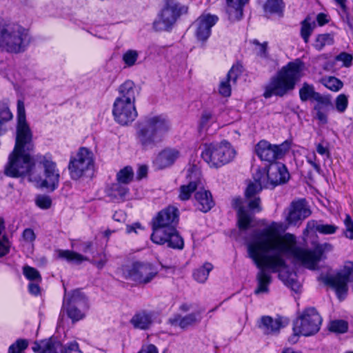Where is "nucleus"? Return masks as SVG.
Returning <instances> with one entry per match:
<instances>
[{"mask_svg": "<svg viewBox=\"0 0 353 353\" xmlns=\"http://www.w3.org/2000/svg\"><path fill=\"white\" fill-rule=\"evenodd\" d=\"M138 229H143L142 226L139 223H134L132 225H128L126 227V232L127 233H131L132 232L137 233Z\"/></svg>", "mask_w": 353, "mask_h": 353, "instance_id": "63", "label": "nucleus"}, {"mask_svg": "<svg viewBox=\"0 0 353 353\" xmlns=\"http://www.w3.org/2000/svg\"><path fill=\"white\" fill-rule=\"evenodd\" d=\"M263 188L254 182H250L245 191V202L251 213L262 210L261 199L257 194Z\"/></svg>", "mask_w": 353, "mask_h": 353, "instance_id": "20", "label": "nucleus"}, {"mask_svg": "<svg viewBox=\"0 0 353 353\" xmlns=\"http://www.w3.org/2000/svg\"><path fill=\"white\" fill-rule=\"evenodd\" d=\"M34 148L32 133L26 119L24 103L19 100L15 144L5 165L4 174L13 178L30 175L34 167V162L31 157Z\"/></svg>", "mask_w": 353, "mask_h": 353, "instance_id": "2", "label": "nucleus"}, {"mask_svg": "<svg viewBox=\"0 0 353 353\" xmlns=\"http://www.w3.org/2000/svg\"><path fill=\"white\" fill-rule=\"evenodd\" d=\"M241 73V66L233 65L228 71L226 77L223 79L219 86V93L224 97H228L231 94V86L235 84L238 77Z\"/></svg>", "mask_w": 353, "mask_h": 353, "instance_id": "22", "label": "nucleus"}, {"mask_svg": "<svg viewBox=\"0 0 353 353\" xmlns=\"http://www.w3.org/2000/svg\"><path fill=\"white\" fill-rule=\"evenodd\" d=\"M322 318L314 307H307L300 314L293 323L294 336H310L316 334L321 327Z\"/></svg>", "mask_w": 353, "mask_h": 353, "instance_id": "9", "label": "nucleus"}, {"mask_svg": "<svg viewBox=\"0 0 353 353\" xmlns=\"http://www.w3.org/2000/svg\"><path fill=\"white\" fill-rule=\"evenodd\" d=\"M24 28L15 23L0 18V49L10 53L24 51L28 44Z\"/></svg>", "mask_w": 353, "mask_h": 353, "instance_id": "6", "label": "nucleus"}, {"mask_svg": "<svg viewBox=\"0 0 353 353\" xmlns=\"http://www.w3.org/2000/svg\"><path fill=\"white\" fill-rule=\"evenodd\" d=\"M304 63L297 59L283 67L270 82L265 85L263 97L266 99L275 95L283 97L289 91L294 89L297 81L303 76Z\"/></svg>", "mask_w": 353, "mask_h": 353, "instance_id": "4", "label": "nucleus"}, {"mask_svg": "<svg viewBox=\"0 0 353 353\" xmlns=\"http://www.w3.org/2000/svg\"><path fill=\"white\" fill-rule=\"evenodd\" d=\"M44 168L43 179L41 180V186L54 191L57 188L59 183V172L57 169L56 163L52 161H43Z\"/></svg>", "mask_w": 353, "mask_h": 353, "instance_id": "18", "label": "nucleus"}, {"mask_svg": "<svg viewBox=\"0 0 353 353\" xmlns=\"http://www.w3.org/2000/svg\"><path fill=\"white\" fill-rule=\"evenodd\" d=\"M235 154L230 143L223 141L219 143L205 145L201 157L211 168H217L232 161Z\"/></svg>", "mask_w": 353, "mask_h": 353, "instance_id": "7", "label": "nucleus"}, {"mask_svg": "<svg viewBox=\"0 0 353 353\" xmlns=\"http://www.w3.org/2000/svg\"><path fill=\"white\" fill-rule=\"evenodd\" d=\"M252 43L259 46V54L261 55V56H263L266 53V48H267V43H260L259 42V41H257L256 39H254L252 41Z\"/></svg>", "mask_w": 353, "mask_h": 353, "instance_id": "61", "label": "nucleus"}, {"mask_svg": "<svg viewBox=\"0 0 353 353\" xmlns=\"http://www.w3.org/2000/svg\"><path fill=\"white\" fill-rule=\"evenodd\" d=\"M194 198L196 201L197 208L203 212H208L214 205V201L210 191L203 189V184L201 183L200 188L195 192Z\"/></svg>", "mask_w": 353, "mask_h": 353, "instance_id": "28", "label": "nucleus"}, {"mask_svg": "<svg viewBox=\"0 0 353 353\" xmlns=\"http://www.w3.org/2000/svg\"><path fill=\"white\" fill-rule=\"evenodd\" d=\"M353 281V263L346 262L343 268L335 275L327 276L323 282L332 287L338 298L344 299L348 292L347 283Z\"/></svg>", "mask_w": 353, "mask_h": 353, "instance_id": "11", "label": "nucleus"}, {"mask_svg": "<svg viewBox=\"0 0 353 353\" xmlns=\"http://www.w3.org/2000/svg\"><path fill=\"white\" fill-rule=\"evenodd\" d=\"M294 234H279L274 229L266 228L261 231L248 244V252L256 266L259 269L256 274V294L267 293L272 277L268 272H279V278L292 290L298 292L301 285L297 281L295 272L285 271L287 268L283 256L292 258L296 263L310 269H316L325 252L333 248L330 243L317 245L314 250L299 247Z\"/></svg>", "mask_w": 353, "mask_h": 353, "instance_id": "1", "label": "nucleus"}, {"mask_svg": "<svg viewBox=\"0 0 353 353\" xmlns=\"http://www.w3.org/2000/svg\"><path fill=\"white\" fill-rule=\"evenodd\" d=\"M63 303L77 305L79 307L88 308V307L85 294L79 290H73L68 294L65 292Z\"/></svg>", "mask_w": 353, "mask_h": 353, "instance_id": "34", "label": "nucleus"}, {"mask_svg": "<svg viewBox=\"0 0 353 353\" xmlns=\"http://www.w3.org/2000/svg\"><path fill=\"white\" fill-rule=\"evenodd\" d=\"M108 259L106 254L103 252L99 253L96 256H93L90 262L95 265L98 269H102L106 264Z\"/></svg>", "mask_w": 353, "mask_h": 353, "instance_id": "53", "label": "nucleus"}, {"mask_svg": "<svg viewBox=\"0 0 353 353\" xmlns=\"http://www.w3.org/2000/svg\"><path fill=\"white\" fill-rule=\"evenodd\" d=\"M253 179L262 188L271 189L267 168H258L253 174Z\"/></svg>", "mask_w": 353, "mask_h": 353, "instance_id": "35", "label": "nucleus"}, {"mask_svg": "<svg viewBox=\"0 0 353 353\" xmlns=\"http://www.w3.org/2000/svg\"><path fill=\"white\" fill-rule=\"evenodd\" d=\"M170 128V121L163 115L147 117L137 123L136 137L141 146L148 149L160 143Z\"/></svg>", "mask_w": 353, "mask_h": 353, "instance_id": "5", "label": "nucleus"}, {"mask_svg": "<svg viewBox=\"0 0 353 353\" xmlns=\"http://www.w3.org/2000/svg\"><path fill=\"white\" fill-rule=\"evenodd\" d=\"M218 21L215 15L203 14L194 23L195 35L198 40L205 41L211 34V28Z\"/></svg>", "mask_w": 353, "mask_h": 353, "instance_id": "17", "label": "nucleus"}, {"mask_svg": "<svg viewBox=\"0 0 353 353\" xmlns=\"http://www.w3.org/2000/svg\"><path fill=\"white\" fill-rule=\"evenodd\" d=\"M94 154L86 148H81L68 165L70 176L77 180L94 168Z\"/></svg>", "mask_w": 353, "mask_h": 353, "instance_id": "12", "label": "nucleus"}, {"mask_svg": "<svg viewBox=\"0 0 353 353\" xmlns=\"http://www.w3.org/2000/svg\"><path fill=\"white\" fill-rule=\"evenodd\" d=\"M23 274L30 281L39 283L41 281V276L39 271L29 265L23 268Z\"/></svg>", "mask_w": 353, "mask_h": 353, "instance_id": "46", "label": "nucleus"}, {"mask_svg": "<svg viewBox=\"0 0 353 353\" xmlns=\"http://www.w3.org/2000/svg\"><path fill=\"white\" fill-rule=\"evenodd\" d=\"M341 17L347 24L351 30H353V17L350 14L347 10V6L345 4V9H341Z\"/></svg>", "mask_w": 353, "mask_h": 353, "instance_id": "57", "label": "nucleus"}, {"mask_svg": "<svg viewBox=\"0 0 353 353\" xmlns=\"http://www.w3.org/2000/svg\"><path fill=\"white\" fill-rule=\"evenodd\" d=\"M345 229L343 230V234L350 239H353V221L349 214L345 215L344 220Z\"/></svg>", "mask_w": 353, "mask_h": 353, "instance_id": "52", "label": "nucleus"}, {"mask_svg": "<svg viewBox=\"0 0 353 353\" xmlns=\"http://www.w3.org/2000/svg\"><path fill=\"white\" fill-rule=\"evenodd\" d=\"M267 171L271 189L286 183L290 178L289 172L285 165L283 163H272L268 167Z\"/></svg>", "mask_w": 353, "mask_h": 353, "instance_id": "19", "label": "nucleus"}, {"mask_svg": "<svg viewBox=\"0 0 353 353\" xmlns=\"http://www.w3.org/2000/svg\"><path fill=\"white\" fill-rule=\"evenodd\" d=\"M311 19L307 17L301 23V36L305 43L309 41L310 35L312 34L316 24L314 22H310Z\"/></svg>", "mask_w": 353, "mask_h": 353, "instance_id": "39", "label": "nucleus"}, {"mask_svg": "<svg viewBox=\"0 0 353 353\" xmlns=\"http://www.w3.org/2000/svg\"><path fill=\"white\" fill-rule=\"evenodd\" d=\"M188 7L174 3L172 0H166L165 7L161 10L159 19L153 23L154 28L157 31L168 30L176 21L177 19L188 12Z\"/></svg>", "mask_w": 353, "mask_h": 353, "instance_id": "10", "label": "nucleus"}, {"mask_svg": "<svg viewBox=\"0 0 353 353\" xmlns=\"http://www.w3.org/2000/svg\"><path fill=\"white\" fill-rule=\"evenodd\" d=\"M288 324V320L282 317L273 319L269 316H263L261 319L259 327L265 334H277L280 329Z\"/></svg>", "mask_w": 353, "mask_h": 353, "instance_id": "23", "label": "nucleus"}, {"mask_svg": "<svg viewBox=\"0 0 353 353\" xmlns=\"http://www.w3.org/2000/svg\"><path fill=\"white\" fill-rule=\"evenodd\" d=\"M112 114L115 121L122 125L131 123L137 117L134 103L115 99Z\"/></svg>", "mask_w": 353, "mask_h": 353, "instance_id": "14", "label": "nucleus"}, {"mask_svg": "<svg viewBox=\"0 0 353 353\" xmlns=\"http://www.w3.org/2000/svg\"><path fill=\"white\" fill-rule=\"evenodd\" d=\"M323 85L329 90L337 92L343 88V83L334 77H325L323 79Z\"/></svg>", "mask_w": 353, "mask_h": 353, "instance_id": "45", "label": "nucleus"}, {"mask_svg": "<svg viewBox=\"0 0 353 353\" xmlns=\"http://www.w3.org/2000/svg\"><path fill=\"white\" fill-rule=\"evenodd\" d=\"M212 119V114L210 112H204L202 114L200 121V128H204Z\"/></svg>", "mask_w": 353, "mask_h": 353, "instance_id": "60", "label": "nucleus"}, {"mask_svg": "<svg viewBox=\"0 0 353 353\" xmlns=\"http://www.w3.org/2000/svg\"><path fill=\"white\" fill-rule=\"evenodd\" d=\"M317 102L315 106H319L321 109H324L329 105H331V101L329 97L323 96L320 93L317 92L314 99Z\"/></svg>", "mask_w": 353, "mask_h": 353, "instance_id": "54", "label": "nucleus"}, {"mask_svg": "<svg viewBox=\"0 0 353 353\" xmlns=\"http://www.w3.org/2000/svg\"><path fill=\"white\" fill-rule=\"evenodd\" d=\"M292 141L286 140L279 145L271 144L265 140L260 141L255 146V153L261 161L273 163L281 159L290 149Z\"/></svg>", "mask_w": 353, "mask_h": 353, "instance_id": "13", "label": "nucleus"}, {"mask_svg": "<svg viewBox=\"0 0 353 353\" xmlns=\"http://www.w3.org/2000/svg\"><path fill=\"white\" fill-rule=\"evenodd\" d=\"M311 214L310 210L305 204L303 199L292 201L287 209L285 220L290 225H296L301 223Z\"/></svg>", "mask_w": 353, "mask_h": 353, "instance_id": "16", "label": "nucleus"}, {"mask_svg": "<svg viewBox=\"0 0 353 353\" xmlns=\"http://www.w3.org/2000/svg\"><path fill=\"white\" fill-rule=\"evenodd\" d=\"M119 97L116 99L124 102L135 103L136 97L139 94V89L131 80H127L118 88Z\"/></svg>", "mask_w": 353, "mask_h": 353, "instance_id": "26", "label": "nucleus"}, {"mask_svg": "<svg viewBox=\"0 0 353 353\" xmlns=\"http://www.w3.org/2000/svg\"><path fill=\"white\" fill-rule=\"evenodd\" d=\"M316 93L317 92H315L313 85H310L305 82L299 90L300 99L303 102L307 101V100L314 99Z\"/></svg>", "mask_w": 353, "mask_h": 353, "instance_id": "40", "label": "nucleus"}, {"mask_svg": "<svg viewBox=\"0 0 353 353\" xmlns=\"http://www.w3.org/2000/svg\"><path fill=\"white\" fill-rule=\"evenodd\" d=\"M339 227L334 224H325L315 220H310L307 223L305 231L309 232L314 230L321 234L328 235L336 233Z\"/></svg>", "mask_w": 353, "mask_h": 353, "instance_id": "33", "label": "nucleus"}, {"mask_svg": "<svg viewBox=\"0 0 353 353\" xmlns=\"http://www.w3.org/2000/svg\"><path fill=\"white\" fill-rule=\"evenodd\" d=\"M139 57V52L134 50H127L122 57V60L126 67H132L136 64Z\"/></svg>", "mask_w": 353, "mask_h": 353, "instance_id": "47", "label": "nucleus"}, {"mask_svg": "<svg viewBox=\"0 0 353 353\" xmlns=\"http://www.w3.org/2000/svg\"><path fill=\"white\" fill-rule=\"evenodd\" d=\"M29 292L30 294L34 295H37L40 292V288L39 283H30L28 285Z\"/></svg>", "mask_w": 353, "mask_h": 353, "instance_id": "62", "label": "nucleus"}, {"mask_svg": "<svg viewBox=\"0 0 353 353\" xmlns=\"http://www.w3.org/2000/svg\"><path fill=\"white\" fill-rule=\"evenodd\" d=\"M121 272L125 279L143 285L151 282L159 273L158 269L154 265L140 261L123 265Z\"/></svg>", "mask_w": 353, "mask_h": 353, "instance_id": "8", "label": "nucleus"}, {"mask_svg": "<svg viewBox=\"0 0 353 353\" xmlns=\"http://www.w3.org/2000/svg\"><path fill=\"white\" fill-rule=\"evenodd\" d=\"M106 192L112 200L122 202L125 200L126 196L128 195L129 189L126 185L117 181V183L112 184L107 189Z\"/></svg>", "mask_w": 353, "mask_h": 353, "instance_id": "29", "label": "nucleus"}, {"mask_svg": "<svg viewBox=\"0 0 353 353\" xmlns=\"http://www.w3.org/2000/svg\"><path fill=\"white\" fill-rule=\"evenodd\" d=\"M28 345L27 340L19 339L9 347L8 353H21L23 350L28 347Z\"/></svg>", "mask_w": 353, "mask_h": 353, "instance_id": "49", "label": "nucleus"}, {"mask_svg": "<svg viewBox=\"0 0 353 353\" xmlns=\"http://www.w3.org/2000/svg\"><path fill=\"white\" fill-rule=\"evenodd\" d=\"M201 317L199 312L191 313L185 316L179 314L174 315L168 319V323L174 327H180L181 329H187L190 326H193L201 321Z\"/></svg>", "mask_w": 353, "mask_h": 353, "instance_id": "27", "label": "nucleus"}, {"mask_svg": "<svg viewBox=\"0 0 353 353\" xmlns=\"http://www.w3.org/2000/svg\"><path fill=\"white\" fill-rule=\"evenodd\" d=\"M12 114L6 103H0V124L5 125L12 119Z\"/></svg>", "mask_w": 353, "mask_h": 353, "instance_id": "48", "label": "nucleus"}, {"mask_svg": "<svg viewBox=\"0 0 353 353\" xmlns=\"http://www.w3.org/2000/svg\"><path fill=\"white\" fill-rule=\"evenodd\" d=\"M328 328L332 332L343 334L348 330V323L344 320H334L330 322Z\"/></svg>", "mask_w": 353, "mask_h": 353, "instance_id": "43", "label": "nucleus"}, {"mask_svg": "<svg viewBox=\"0 0 353 353\" xmlns=\"http://www.w3.org/2000/svg\"><path fill=\"white\" fill-rule=\"evenodd\" d=\"M60 353H82L79 344L76 341L68 343L65 345H62V350Z\"/></svg>", "mask_w": 353, "mask_h": 353, "instance_id": "55", "label": "nucleus"}, {"mask_svg": "<svg viewBox=\"0 0 353 353\" xmlns=\"http://www.w3.org/2000/svg\"><path fill=\"white\" fill-rule=\"evenodd\" d=\"M352 59V56L346 52H341L336 57V60L342 61L343 63V65L345 67H349L351 65Z\"/></svg>", "mask_w": 353, "mask_h": 353, "instance_id": "56", "label": "nucleus"}, {"mask_svg": "<svg viewBox=\"0 0 353 353\" xmlns=\"http://www.w3.org/2000/svg\"><path fill=\"white\" fill-rule=\"evenodd\" d=\"M36 205L41 209H49L52 205V199L47 195H38L35 199Z\"/></svg>", "mask_w": 353, "mask_h": 353, "instance_id": "51", "label": "nucleus"}, {"mask_svg": "<svg viewBox=\"0 0 353 353\" xmlns=\"http://www.w3.org/2000/svg\"><path fill=\"white\" fill-rule=\"evenodd\" d=\"M57 252L59 258L64 259L68 262H72L77 264H79L83 261L88 260V259L84 256L70 250H59Z\"/></svg>", "mask_w": 353, "mask_h": 353, "instance_id": "36", "label": "nucleus"}, {"mask_svg": "<svg viewBox=\"0 0 353 353\" xmlns=\"http://www.w3.org/2000/svg\"><path fill=\"white\" fill-rule=\"evenodd\" d=\"M213 269V265L210 263L206 262L200 268L196 269L193 273V276L196 281L203 283L208 278L210 272Z\"/></svg>", "mask_w": 353, "mask_h": 353, "instance_id": "37", "label": "nucleus"}, {"mask_svg": "<svg viewBox=\"0 0 353 353\" xmlns=\"http://www.w3.org/2000/svg\"><path fill=\"white\" fill-rule=\"evenodd\" d=\"M130 322L137 329L148 330L153 322L152 314L150 312L141 311L136 313Z\"/></svg>", "mask_w": 353, "mask_h": 353, "instance_id": "30", "label": "nucleus"}, {"mask_svg": "<svg viewBox=\"0 0 353 353\" xmlns=\"http://www.w3.org/2000/svg\"><path fill=\"white\" fill-rule=\"evenodd\" d=\"M334 43V39L332 34L326 33L319 34L315 40L314 46L319 51L321 50L325 46H330Z\"/></svg>", "mask_w": 353, "mask_h": 353, "instance_id": "41", "label": "nucleus"}, {"mask_svg": "<svg viewBox=\"0 0 353 353\" xmlns=\"http://www.w3.org/2000/svg\"><path fill=\"white\" fill-rule=\"evenodd\" d=\"M32 349L35 353H60L62 343L58 339L50 337L34 342Z\"/></svg>", "mask_w": 353, "mask_h": 353, "instance_id": "24", "label": "nucleus"}, {"mask_svg": "<svg viewBox=\"0 0 353 353\" xmlns=\"http://www.w3.org/2000/svg\"><path fill=\"white\" fill-rule=\"evenodd\" d=\"M83 309L85 308L63 303L59 315V321H63L64 314H66L72 322H77L84 318Z\"/></svg>", "mask_w": 353, "mask_h": 353, "instance_id": "32", "label": "nucleus"}, {"mask_svg": "<svg viewBox=\"0 0 353 353\" xmlns=\"http://www.w3.org/2000/svg\"><path fill=\"white\" fill-rule=\"evenodd\" d=\"M227 12L231 21H238L243 17V8L249 0H226Z\"/></svg>", "mask_w": 353, "mask_h": 353, "instance_id": "31", "label": "nucleus"}, {"mask_svg": "<svg viewBox=\"0 0 353 353\" xmlns=\"http://www.w3.org/2000/svg\"><path fill=\"white\" fill-rule=\"evenodd\" d=\"M186 178L188 179V184L181 185L179 190V198L181 201L188 200L192 192L200 188L202 183L201 171L195 165L188 169Z\"/></svg>", "mask_w": 353, "mask_h": 353, "instance_id": "15", "label": "nucleus"}, {"mask_svg": "<svg viewBox=\"0 0 353 353\" xmlns=\"http://www.w3.org/2000/svg\"><path fill=\"white\" fill-rule=\"evenodd\" d=\"M179 156V152L176 149L166 148L162 150L154 161L155 167L162 170L172 165Z\"/></svg>", "mask_w": 353, "mask_h": 353, "instance_id": "25", "label": "nucleus"}, {"mask_svg": "<svg viewBox=\"0 0 353 353\" xmlns=\"http://www.w3.org/2000/svg\"><path fill=\"white\" fill-rule=\"evenodd\" d=\"M348 105V99L345 94H339L335 100V108L339 113H343L347 109Z\"/></svg>", "mask_w": 353, "mask_h": 353, "instance_id": "50", "label": "nucleus"}, {"mask_svg": "<svg viewBox=\"0 0 353 353\" xmlns=\"http://www.w3.org/2000/svg\"><path fill=\"white\" fill-rule=\"evenodd\" d=\"M5 230L4 221L0 218V257L6 255L10 250V243L6 234H2Z\"/></svg>", "mask_w": 353, "mask_h": 353, "instance_id": "38", "label": "nucleus"}, {"mask_svg": "<svg viewBox=\"0 0 353 353\" xmlns=\"http://www.w3.org/2000/svg\"><path fill=\"white\" fill-rule=\"evenodd\" d=\"M244 201L241 197H235L232 200V207L236 210L238 225L240 230H247L252 221L251 214L245 209Z\"/></svg>", "mask_w": 353, "mask_h": 353, "instance_id": "21", "label": "nucleus"}, {"mask_svg": "<svg viewBox=\"0 0 353 353\" xmlns=\"http://www.w3.org/2000/svg\"><path fill=\"white\" fill-rule=\"evenodd\" d=\"M134 177L133 170L130 166H126L121 169L117 174V181L125 185L130 183Z\"/></svg>", "mask_w": 353, "mask_h": 353, "instance_id": "42", "label": "nucleus"}, {"mask_svg": "<svg viewBox=\"0 0 353 353\" xmlns=\"http://www.w3.org/2000/svg\"><path fill=\"white\" fill-rule=\"evenodd\" d=\"M179 223V210L173 206L161 210L152 219L151 240L156 244L163 245L174 249H182L183 240L176 227Z\"/></svg>", "mask_w": 353, "mask_h": 353, "instance_id": "3", "label": "nucleus"}, {"mask_svg": "<svg viewBox=\"0 0 353 353\" xmlns=\"http://www.w3.org/2000/svg\"><path fill=\"white\" fill-rule=\"evenodd\" d=\"M283 8V0H267L264 9L271 13L281 14Z\"/></svg>", "mask_w": 353, "mask_h": 353, "instance_id": "44", "label": "nucleus"}, {"mask_svg": "<svg viewBox=\"0 0 353 353\" xmlns=\"http://www.w3.org/2000/svg\"><path fill=\"white\" fill-rule=\"evenodd\" d=\"M138 353H159L155 345L150 344L145 348L141 350Z\"/></svg>", "mask_w": 353, "mask_h": 353, "instance_id": "64", "label": "nucleus"}, {"mask_svg": "<svg viewBox=\"0 0 353 353\" xmlns=\"http://www.w3.org/2000/svg\"><path fill=\"white\" fill-rule=\"evenodd\" d=\"M314 110L315 111V117L321 123H326L327 121V115L324 112V109H321L319 106H314Z\"/></svg>", "mask_w": 353, "mask_h": 353, "instance_id": "58", "label": "nucleus"}, {"mask_svg": "<svg viewBox=\"0 0 353 353\" xmlns=\"http://www.w3.org/2000/svg\"><path fill=\"white\" fill-rule=\"evenodd\" d=\"M22 237L26 242L32 243L36 239V235L33 230L31 228H26L23 232Z\"/></svg>", "mask_w": 353, "mask_h": 353, "instance_id": "59", "label": "nucleus"}]
</instances>
